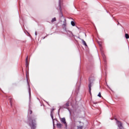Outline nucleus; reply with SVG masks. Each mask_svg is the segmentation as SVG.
<instances>
[{"label": "nucleus", "mask_w": 129, "mask_h": 129, "mask_svg": "<svg viewBox=\"0 0 129 129\" xmlns=\"http://www.w3.org/2000/svg\"><path fill=\"white\" fill-rule=\"evenodd\" d=\"M29 125L32 129L36 128L37 125V118L35 117H30L29 118Z\"/></svg>", "instance_id": "f257e3e1"}, {"label": "nucleus", "mask_w": 129, "mask_h": 129, "mask_svg": "<svg viewBox=\"0 0 129 129\" xmlns=\"http://www.w3.org/2000/svg\"><path fill=\"white\" fill-rule=\"evenodd\" d=\"M94 81V78H90L89 79V91L90 94H91V85Z\"/></svg>", "instance_id": "f03ea898"}, {"label": "nucleus", "mask_w": 129, "mask_h": 129, "mask_svg": "<svg viewBox=\"0 0 129 129\" xmlns=\"http://www.w3.org/2000/svg\"><path fill=\"white\" fill-rule=\"evenodd\" d=\"M115 120H116V123L118 125V127H119V129H123V126H122V123L121 122L117 120L116 119H115Z\"/></svg>", "instance_id": "7ed1b4c3"}, {"label": "nucleus", "mask_w": 129, "mask_h": 129, "mask_svg": "<svg viewBox=\"0 0 129 129\" xmlns=\"http://www.w3.org/2000/svg\"><path fill=\"white\" fill-rule=\"evenodd\" d=\"M61 122H62V123H64V125L66 126V127H67V122H66V119L65 118H62L60 119Z\"/></svg>", "instance_id": "20e7f679"}, {"label": "nucleus", "mask_w": 129, "mask_h": 129, "mask_svg": "<svg viewBox=\"0 0 129 129\" xmlns=\"http://www.w3.org/2000/svg\"><path fill=\"white\" fill-rule=\"evenodd\" d=\"M61 0L59 1V5H58V8H57V10L58 11H59L60 12V14H61V11H62V9L61 8Z\"/></svg>", "instance_id": "39448f33"}, {"label": "nucleus", "mask_w": 129, "mask_h": 129, "mask_svg": "<svg viewBox=\"0 0 129 129\" xmlns=\"http://www.w3.org/2000/svg\"><path fill=\"white\" fill-rule=\"evenodd\" d=\"M69 102H67L66 104L63 105V108H67L69 106Z\"/></svg>", "instance_id": "423d86ee"}, {"label": "nucleus", "mask_w": 129, "mask_h": 129, "mask_svg": "<svg viewBox=\"0 0 129 129\" xmlns=\"http://www.w3.org/2000/svg\"><path fill=\"white\" fill-rule=\"evenodd\" d=\"M56 125L58 128H61V127H62V126H63V125L60 123H57Z\"/></svg>", "instance_id": "0eeeda50"}, {"label": "nucleus", "mask_w": 129, "mask_h": 129, "mask_svg": "<svg viewBox=\"0 0 129 129\" xmlns=\"http://www.w3.org/2000/svg\"><path fill=\"white\" fill-rule=\"evenodd\" d=\"M82 41L83 45L85 46V47H87V44H86V42H85V41H84V40H82Z\"/></svg>", "instance_id": "6e6552de"}, {"label": "nucleus", "mask_w": 129, "mask_h": 129, "mask_svg": "<svg viewBox=\"0 0 129 129\" xmlns=\"http://www.w3.org/2000/svg\"><path fill=\"white\" fill-rule=\"evenodd\" d=\"M32 113H33V111H32L31 109H29L28 110V114H32Z\"/></svg>", "instance_id": "1a4fd4ad"}, {"label": "nucleus", "mask_w": 129, "mask_h": 129, "mask_svg": "<svg viewBox=\"0 0 129 129\" xmlns=\"http://www.w3.org/2000/svg\"><path fill=\"white\" fill-rule=\"evenodd\" d=\"M125 37L126 39H129V35H128V34L127 33L125 34Z\"/></svg>", "instance_id": "9d476101"}, {"label": "nucleus", "mask_w": 129, "mask_h": 129, "mask_svg": "<svg viewBox=\"0 0 129 129\" xmlns=\"http://www.w3.org/2000/svg\"><path fill=\"white\" fill-rule=\"evenodd\" d=\"M53 22H56V18H53L51 20V23H53Z\"/></svg>", "instance_id": "9b49d317"}, {"label": "nucleus", "mask_w": 129, "mask_h": 129, "mask_svg": "<svg viewBox=\"0 0 129 129\" xmlns=\"http://www.w3.org/2000/svg\"><path fill=\"white\" fill-rule=\"evenodd\" d=\"M50 116H51L52 119H54V117L53 116V113H52V111H51Z\"/></svg>", "instance_id": "f8f14e48"}, {"label": "nucleus", "mask_w": 129, "mask_h": 129, "mask_svg": "<svg viewBox=\"0 0 129 129\" xmlns=\"http://www.w3.org/2000/svg\"><path fill=\"white\" fill-rule=\"evenodd\" d=\"M78 129H82L83 128V125H81V126H78Z\"/></svg>", "instance_id": "ddd939ff"}, {"label": "nucleus", "mask_w": 129, "mask_h": 129, "mask_svg": "<svg viewBox=\"0 0 129 129\" xmlns=\"http://www.w3.org/2000/svg\"><path fill=\"white\" fill-rule=\"evenodd\" d=\"M71 25H72V26H73V27H74V26H75V23H74V22H73V21H72Z\"/></svg>", "instance_id": "4468645a"}, {"label": "nucleus", "mask_w": 129, "mask_h": 129, "mask_svg": "<svg viewBox=\"0 0 129 129\" xmlns=\"http://www.w3.org/2000/svg\"><path fill=\"white\" fill-rule=\"evenodd\" d=\"M26 67L28 66V57L26 58Z\"/></svg>", "instance_id": "2eb2a0df"}, {"label": "nucleus", "mask_w": 129, "mask_h": 129, "mask_svg": "<svg viewBox=\"0 0 129 129\" xmlns=\"http://www.w3.org/2000/svg\"><path fill=\"white\" fill-rule=\"evenodd\" d=\"M98 96H99V97H101V93H99L98 95Z\"/></svg>", "instance_id": "dca6fc26"}, {"label": "nucleus", "mask_w": 129, "mask_h": 129, "mask_svg": "<svg viewBox=\"0 0 129 129\" xmlns=\"http://www.w3.org/2000/svg\"><path fill=\"white\" fill-rule=\"evenodd\" d=\"M12 102H13V101L12 100V99H10L11 105H12Z\"/></svg>", "instance_id": "f3484780"}, {"label": "nucleus", "mask_w": 129, "mask_h": 129, "mask_svg": "<svg viewBox=\"0 0 129 129\" xmlns=\"http://www.w3.org/2000/svg\"><path fill=\"white\" fill-rule=\"evenodd\" d=\"M51 111H52V113H53V111H54V109H52Z\"/></svg>", "instance_id": "a211bd4d"}, {"label": "nucleus", "mask_w": 129, "mask_h": 129, "mask_svg": "<svg viewBox=\"0 0 129 129\" xmlns=\"http://www.w3.org/2000/svg\"><path fill=\"white\" fill-rule=\"evenodd\" d=\"M35 35L37 36V32H35Z\"/></svg>", "instance_id": "6ab92c4d"}, {"label": "nucleus", "mask_w": 129, "mask_h": 129, "mask_svg": "<svg viewBox=\"0 0 129 129\" xmlns=\"http://www.w3.org/2000/svg\"><path fill=\"white\" fill-rule=\"evenodd\" d=\"M63 26H64V27H66V24H63Z\"/></svg>", "instance_id": "aec40b11"}]
</instances>
